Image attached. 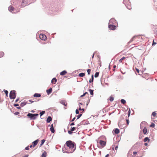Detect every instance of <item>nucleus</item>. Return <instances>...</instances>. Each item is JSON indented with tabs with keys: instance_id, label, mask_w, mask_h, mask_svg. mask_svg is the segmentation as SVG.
Returning a JSON list of instances; mask_svg holds the SVG:
<instances>
[{
	"instance_id": "nucleus-21",
	"label": "nucleus",
	"mask_w": 157,
	"mask_h": 157,
	"mask_svg": "<svg viewBox=\"0 0 157 157\" xmlns=\"http://www.w3.org/2000/svg\"><path fill=\"white\" fill-rule=\"evenodd\" d=\"M120 132L119 130L117 128H116L114 130V133L115 134H117Z\"/></svg>"
},
{
	"instance_id": "nucleus-41",
	"label": "nucleus",
	"mask_w": 157,
	"mask_h": 157,
	"mask_svg": "<svg viewBox=\"0 0 157 157\" xmlns=\"http://www.w3.org/2000/svg\"><path fill=\"white\" fill-rule=\"evenodd\" d=\"M29 101L30 102V103H33V102L34 101H33L32 100H29Z\"/></svg>"
},
{
	"instance_id": "nucleus-31",
	"label": "nucleus",
	"mask_w": 157,
	"mask_h": 157,
	"mask_svg": "<svg viewBox=\"0 0 157 157\" xmlns=\"http://www.w3.org/2000/svg\"><path fill=\"white\" fill-rule=\"evenodd\" d=\"M121 103L123 104H124L126 103V101L124 99H121Z\"/></svg>"
},
{
	"instance_id": "nucleus-1",
	"label": "nucleus",
	"mask_w": 157,
	"mask_h": 157,
	"mask_svg": "<svg viewBox=\"0 0 157 157\" xmlns=\"http://www.w3.org/2000/svg\"><path fill=\"white\" fill-rule=\"evenodd\" d=\"M66 144L67 147L66 148L67 153H71L74 151L75 149V143L74 142L69 140L67 141Z\"/></svg>"
},
{
	"instance_id": "nucleus-52",
	"label": "nucleus",
	"mask_w": 157,
	"mask_h": 157,
	"mask_svg": "<svg viewBox=\"0 0 157 157\" xmlns=\"http://www.w3.org/2000/svg\"><path fill=\"white\" fill-rule=\"evenodd\" d=\"M14 106H18L19 105L18 104H14Z\"/></svg>"
},
{
	"instance_id": "nucleus-26",
	"label": "nucleus",
	"mask_w": 157,
	"mask_h": 157,
	"mask_svg": "<svg viewBox=\"0 0 157 157\" xmlns=\"http://www.w3.org/2000/svg\"><path fill=\"white\" fill-rule=\"evenodd\" d=\"M125 58H126L125 57H122V58H121V59H120L119 60V62L120 63L122 62V60H123Z\"/></svg>"
},
{
	"instance_id": "nucleus-27",
	"label": "nucleus",
	"mask_w": 157,
	"mask_h": 157,
	"mask_svg": "<svg viewBox=\"0 0 157 157\" xmlns=\"http://www.w3.org/2000/svg\"><path fill=\"white\" fill-rule=\"evenodd\" d=\"M89 91L91 95H93V90L91 89H89Z\"/></svg>"
},
{
	"instance_id": "nucleus-9",
	"label": "nucleus",
	"mask_w": 157,
	"mask_h": 157,
	"mask_svg": "<svg viewBox=\"0 0 157 157\" xmlns=\"http://www.w3.org/2000/svg\"><path fill=\"white\" fill-rule=\"evenodd\" d=\"M109 28L110 30H114L115 29L116 26L113 25H109Z\"/></svg>"
},
{
	"instance_id": "nucleus-36",
	"label": "nucleus",
	"mask_w": 157,
	"mask_h": 157,
	"mask_svg": "<svg viewBox=\"0 0 157 157\" xmlns=\"http://www.w3.org/2000/svg\"><path fill=\"white\" fill-rule=\"evenodd\" d=\"M3 91L5 92L6 94H7L8 93V91L7 90H4Z\"/></svg>"
},
{
	"instance_id": "nucleus-34",
	"label": "nucleus",
	"mask_w": 157,
	"mask_h": 157,
	"mask_svg": "<svg viewBox=\"0 0 157 157\" xmlns=\"http://www.w3.org/2000/svg\"><path fill=\"white\" fill-rule=\"evenodd\" d=\"M91 71V70L90 69H88L87 70V72L88 75H90V72Z\"/></svg>"
},
{
	"instance_id": "nucleus-35",
	"label": "nucleus",
	"mask_w": 157,
	"mask_h": 157,
	"mask_svg": "<svg viewBox=\"0 0 157 157\" xmlns=\"http://www.w3.org/2000/svg\"><path fill=\"white\" fill-rule=\"evenodd\" d=\"M44 113H45V111H42L40 112V116H41L43 114H44Z\"/></svg>"
},
{
	"instance_id": "nucleus-25",
	"label": "nucleus",
	"mask_w": 157,
	"mask_h": 157,
	"mask_svg": "<svg viewBox=\"0 0 157 157\" xmlns=\"http://www.w3.org/2000/svg\"><path fill=\"white\" fill-rule=\"evenodd\" d=\"M93 80H94V76H93V75H92L91 76V80L90 79L89 80V82L90 83H91L93 82Z\"/></svg>"
},
{
	"instance_id": "nucleus-15",
	"label": "nucleus",
	"mask_w": 157,
	"mask_h": 157,
	"mask_svg": "<svg viewBox=\"0 0 157 157\" xmlns=\"http://www.w3.org/2000/svg\"><path fill=\"white\" fill-rule=\"evenodd\" d=\"M143 133L144 134H147V129L146 127H144L143 130Z\"/></svg>"
},
{
	"instance_id": "nucleus-51",
	"label": "nucleus",
	"mask_w": 157,
	"mask_h": 157,
	"mask_svg": "<svg viewBox=\"0 0 157 157\" xmlns=\"http://www.w3.org/2000/svg\"><path fill=\"white\" fill-rule=\"evenodd\" d=\"M126 121H127V124H128L129 123V121L127 119L126 120Z\"/></svg>"
},
{
	"instance_id": "nucleus-45",
	"label": "nucleus",
	"mask_w": 157,
	"mask_h": 157,
	"mask_svg": "<svg viewBox=\"0 0 157 157\" xmlns=\"http://www.w3.org/2000/svg\"><path fill=\"white\" fill-rule=\"evenodd\" d=\"M75 112L76 114H78L79 113V112L77 109L76 110Z\"/></svg>"
},
{
	"instance_id": "nucleus-59",
	"label": "nucleus",
	"mask_w": 157,
	"mask_h": 157,
	"mask_svg": "<svg viewBox=\"0 0 157 157\" xmlns=\"http://www.w3.org/2000/svg\"><path fill=\"white\" fill-rule=\"evenodd\" d=\"M33 146V145H31L29 146V147H31H31H32Z\"/></svg>"
},
{
	"instance_id": "nucleus-33",
	"label": "nucleus",
	"mask_w": 157,
	"mask_h": 157,
	"mask_svg": "<svg viewBox=\"0 0 157 157\" xmlns=\"http://www.w3.org/2000/svg\"><path fill=\"white\" fill-rule=\"evenodd\" d=\"M26 103L25 102H22V103H21V106H23L25 105H26Z\"/></svg>"
},
{
	"instance_id": "nucleus-8",
	"label": "nucleus",
	"mask_w": 157,
	"mask_h": 157,
	"mask_svg": "<svg viewBox=\"0 0 157 157\" xmlns=\"http://www.w3.org/2000/svg\"><path fill=\"white\" fill-rule=\"evenodd\" d=\"M76 128L75 127L71 128L70 130L68 131V132L69 134H71L72 133V131L75 130Z\"/></svg>"
},
{
	"instance_id": "nucleus-63",
	"label": "nucleus",
	"mask_w": 157,
	"mask_h": 157,
	"mask_svg": "<svg viewBox=\"0 0 157 157\" xmlns=\"http://www.w3.org/2000/svg\"><path fill=\"white\" fill-rule=\"evenodd\" d=\"M22 3H24V0L22 1Z\"/></svg>"
},
{
	"instance_id": "nucleus-48",
	"label": "nucleus",
	"mask_w": 157,
	"mask_h": 157,
	"mask_svg": "<svg viewBox=\"0 0 157 157\" xmlns=\"http://www.w3.org/2000/svg\"><path fill=\"white\" fill-rule=\"evenodd\" d=\"M156 44V43L154 42V40H153L152 43V45H154Z\"/></svg>"
},
{
	"instance_id": "nucleus-3",
	"label": "nucleus",
	"mask_w": 157,
	"mask_h": 157,
	"mask_svg": "<svg viewBox=\"0 0 157 157\" xmlns=\"http://www.w3.org/2000/svg\"><path fill=\"white\" fill-rule=\"evenodd\" d=\"M16 92L14 90H11L10 94V97L11 99H15L16 97Z\"/></svg>"
},
{
	"instance_id": "nucleus-62",
	"label": "nucleus",
	"mask_w": 157,
	"mask_h": 157,
	"mask_svg": "<svg viewBox=\"0 0 157 157\" xmlns=\"http://www.w3.org/2000/svg\"><path fill=\"white\" fill-rule=\"evenodd\" d=\"M17 108L18 109H20L21 108V107H17Z\"/></svg>"
},
{
	"instance_id": "nucleus-50",
	"label": "nucleus",
	"mask_w": 157,
	"mask_h": 157,
	"mask_svg": "<svg viewBox=\"0 0 157 157\" xmlns=\"http://www.w3.org/2000/svg\"><path fill=\"white\" fill-rule=\"evenodd\" d=\"M29 156L28 154H27L24 155L23 157H28Z\"/></svg>"
},
{
	"instance_id": "nucleus-16",
	"label": "nucleus",
	"mask_w": 157,
	"mask_h": 157,
	"mask_svg": "<svg viewBox=\"0 0 157 157\" xmlns=\"http://www.w3.org/2000/svg\"><path fill=\"white\" fill-rule=\"evenodd\" d=\"M114 97L111 95L108 99V100H109L110 101H112L114 100Z\"/></svg>"
},
{
	"instance_id": "nucleus-42",
	"label": "nucleus",
	"mask_w": 157,
	"mask_h": 157,
	"mask_svg": "<svg viewBox=\"0 0 157 157\" xmlns=\"http://www.w3.org/2000/svg\"><path fill=\"white\" fill-rule=\"evenodd\" d=\"M118 148V145H117L116 146L115 145V149L116 150H117V149Z\"/></svg>"
},
{
	"instance_id": "nucleus-23",
	"label": "nucleus",
	"mask_w": 157,
	"mask_h": 157,
	"mask_svg": "<svg viewBox=\"0 0 157 157\" xmlns=\"http://www.w3.org/2000/svg\"><path fill=\"white\" fill-rule=\"evenodd\" d=\"M45 141V140L44 139H43L41 140V144L40 145V147H41Z\"/></svg>"
},
{
	"instance_id": "nucleus-5",
	"label": "nucleus",
	"mask_w": 157,
	"mask_h": 157,
	"mask_svg": "<svg viewBox=\"0 0 157 157\" xmlns=\"http://www.w3.org/2000/svg\"><path fill=\"white\" fill-rule=\"evenodd\" d=\"M140 40V36H133L130 40L129 42H131L132 41H138Z\"/></svg>"
},
{
	"instance_id": "nucleus-54",
	"label": "nucleus",
	"mask_w": 157,
	"mask_h": 157,
	"mask_svg": "<svg viewBox=\"0 0 157 157\" xmlns=\"http://www.w3.org/2000/svg\"><path fill=\"white\" fill-rule=\"evenodd\" d=\"M75 117H74V118L72 119V120H71V121H73L75 120Z\"/></svg>"
},
{
	"instance_id": "nucleus-6",
	"label": "nucleus",
	"mask_w": 157,
	"mask_h": 157,
	"mask_svg": "<svg viewBox=\"0 0 157 157\" xmlns=\"http://www.w3.org/2000/svg\"><path fill=\"white\" fill-rule=\"evenodd\" d=\"M99 143L102 147H103L105 146L106 144V141H105L102 140H100L99 141Z\"/></svg>"
},
{
	"instance_id": "nucleus-18",
	"label": "nucleus",
	"mask_w": 157,
	"mask_h": 157,
	"mask_svg": "<svg viewBox=\"0 0 157 157\" xmlns=\"http://www.w3.org/2000/svg\"><path fill=\"white\" fill-rule=\"evenodd\" d=\"M33 96L34 97H40L41 96V95L40 94L35 93L34 94Z\"/></svg>"
},
{
	"instance_id": "nucleus-56",
	"label": "nucleus",
	"mask_w": 157,
	"mask_h": 157,
	"mask_svg": "<svg viewBox=\"0 0 157 157\" xmlns=\"http://www.w3.org/2000/svg\"><path fill=\"white\" fill-rule=\"evenodd\" d=\"M19 100V98H17L15 100V102H17Z\"/></svg>"
},
{
	"instance_id": "nucleus-49",
	"label": "nucleus",
	"mask_w": 157,
	"mask_h": 157,
	"mask_svg": "<svg viewBox=\"0 0 157 157\" xmlns=\"http://www.w3.org/2000/svg\"><path fill=\"white\" fill-rule=\"evenodd\" d=\"M29 146H28L27 147H25V149L26 150H29Z\"/></svg>"
},
{
	"instance_id": "nucleus-14",
	"label": "nucleus",
	"mask_w": 157,
	"mask_h": 157,
	"mask_svg": "<svg viewBox=\"0 0 157 157\" xmlns=\"http://www.w3.org/2000/svg\"><path fill=\"white\" fill-rule=\"evenodd\" d=\"M52 118L51 117H50V116L48 117L47 119V121H46L47 122V123L50 122L51 121H52Z\"/></svg>"
},
{
	"instance_id": "nucleus-32",
	"label": "nucleus",
	"mask_w": 157,
	"mask_h": 157,
	"mask_svg": "<svg viewBox=\"0 0 157 157\" xmlns=\"http://www.w3.org/2000/svg\"><path fill=\"white\" fill-rule=\"evenodd\" d=\"M152 115L154 117H155L156 115V113L155 112H153L152 113Z\"/></svg>"
},
{
	"instance_id": "nucleus-38",
	"label": "nucleus",
	"mask_w": 157,
	"mask_h": 157,
	"mask_svg": "<svg viewBox=\"0 0 157 157\" xmlns=\"http://www.w3.org/2000/svg\"><path fill=\"white\" fill-rule=\"evenodd\" d=\"M128 117H129L130 114V109H129V110L128 112Z\"/></svg>"
},
{
	"instance_id": "nucleus-46",
	"label": "nucleus",
	"mask_w": 157,
	"mask_h": 157,
	"mask_svg": "<svg viewBox=\"0 0 157 157\" xmlns=\"http://www.w3.org/2000/svg\"><path fill=\"white\" fill-rule=\"evenodd\" d=\"M136 71L138 73H139V69H137L136 68Z\"/></svg>"
},
{
	"instance_id": "nucleus-7",
	"label": "nucleus",
	"mask_w": 157,
	"mask_h": 157,
	"mask_svg": "<svg viewBox=\"0 0 157 157\" xmlns=\"http://www.w3.org/2000/svg\"><path fill=\"white\" fill-rule=\"evenodd\" d=\"M40 38L41 39L44 40H46L47 39L46 36L43 34H40Z\"/></svg>"
},
{
	"instance_id": "nucleus-17",
	"label": "nucleus",
	"mask_w": 157,
	"mask_h": 157,
	"mask_svg": "<svg viewBox=\"0 0 157 157\" xmlns=\"http://www.w3.org/2000/svg\"><path fill=\"white\" fill-rule=\"evenodd\" d=\"M52 88H50L48 90H47L46 91H47V93L48 94H51L52 92Z\"/></svg>"
},
{
	"instance_id": "nucleus-12",
	"label": "nucleus",
	"mask_w": 157,
	"mask_h": 157,
	"mask_svg": "<svg viewBox=\"0 0 157 157\" xmlns=\"http://www.w3.org/2000/svg\"><path fill=\"white\" fill-rule=\"evenodd\" d=\"M67 73V71L65 70H64L61 72L60 73V74L61 75L63 76L66 75Z\"/></svg>"
},
{
	"instance_id": "nucleus-44",
	"label": "nucleus",
	"mask_w": 157,
	"mask_h": 157,
	"mask_svg": "<svg viewBox=\"0 0 157 157\" xmlns=\"http://www.w3.org/2000/svg\"><path fill=\"white\" fill-rule=\"evenodd\" d=\"M14 114L16 115H17L19 114V112H16Z\"/></svg>"
},
{
	"instance_id": "nucleus-24",
	"label": "nucleus",
	"mask_w": 157,
	"mask_h": 157,
	"mask_svg": "<svg viewBox=\"0 0 157 157\" xmlns=\"http://www.w3.org/2000/svg\"><path fill=\"white\" fill-rule=\"evenodd\" d=\"M85 75V74L83 73H81L79 74L78 76L80 77H83Z\"/></svg>"
},
{
	"instance_id": "nucleus-39",
	"label": "nucleus",
	"mask_w": 157,
	"mask_h": 157,
	"mask_svg": "<svg viewBox=\"0 0 157 157\" xmlns=\"http://www.w3.org/2000/svg\"><path fill=\"white\" fill-rule=\"evenodd\" d=\"M79 110H82V111H84V109H81V107L79 105Z\"/></svg>"
},
{
	"instance_id": "nucleus-58",
	"label": "nucleus",
	"mask_w": 157,
	"mask_h": 157,
	"mask_svg": "<svg viewBox=\"0 0 157 157\" xmlns=\"http://www.w3.org/2000/svg\"><path fill=\"white\" fill-rule=\"evenodd\" d=\"M144 144L146 146L147 145V143H145Z\"/></svg>"
},
{
	"instance_id": "nucleus-4",
	"label": "nucleus",
	"mask_w": 157,
	"mask_h": 157,
	"mask_svg": "<svg viewBox=\"0 0 157 157\" xmlns=\"http://www.w3.org/2000/svg\"><path fill=\"white\" fill-rule=\"evenodd\" d=\"M38 116V114H32L29 113L27 116L30 118L31 120H35L36 118V117Z\"/></svg>"
},
{
	"instance_id": "nucleus-28",
	"label": "nucleus",
	"mask_w": 157,
	"mask_h": 157,
	"mask_svg": "<svg viewBox=\"0 0 157 157\" xmlns=\"http://www.w3.org/2000/svg\"><path fill=\"white\" fill-rule=\"evenodd\" d=\"M150 126L151 127L154 128L155 126V124L153 123H152Z\"/></svg>"
},
{
	"instance_id": "nucleus-60",
	"label": "nucleus",
	"mask_w": 157,
	"mask_h": 157,
	"mask_svg": "<svg viewBox=\"0 0 157 157\" xmlns=\"http://www.w3.org/2000/svg\"><path fill=\"white\" fill-rule=\"evenodd\" d=\"M94 54H93V55L92 57V58H94Z\"/></svg>"
},
{
	"instance_id": "nucleus-64",
	"label": "nucleus",
	"mask_w": 157,
	"mask_h": 157,
	"mask_svg": "<svg viewBox=\"0 0 157 157\" xmlns=\"http://www.w3.org/2000/svg\"><path fill=\"white\" fill-rule=\"evenodd\" d=\"M63 105H64L65 106H66V105H65V103H64V104H63Z\"/></svg>"
},
{
	"instance_id": "nucleus-13",
	"label": "nucleus",
	"mask_w": 157,
	"mask_h": 157,
	"mask_svg": "<svg viewBox=\"0 0 157 157\" xmlns=\"http://www.w3.org/2000/svg\"><path fill=\"white\" fill-rule=\"evenodd\" d=\"M50 130L53 133H54L55 132V130L54 129L53 124H52L51 126V128H50Z\"/></svg>"
},
{
	"instance_id": "nucleus-43",
	"label": "nucleus",
	"mask_w": 157,
	"mask_h": 157,
	"mask_svg": "<svg viewBox=\"0 0 157 157\" xmlns=\"http://www.w3.org/2000/svg\"><path fill=\"white\" fill-rule=\"evenodd\" d=\"M115 144H113L112 146V149L113 150H114V148H115Z\"/></svg>"
},
{
	"instance_id": "nucleus-55",
	"label": "nucleus",
	"mask_w": 157,
	"mask_h": 157,
	"mask_svg": "<svg viewBox=\"0 0 157 157\" xmlns=\"http://www.w3.org/2000/svg\"><path fill=\"white\" fill-rule=\"evenodd\" d=\"M137 152L136 151H134L133 152V154H137Z\"/></svg>"
},
{
	"instance_id": "nucleus-53",
	"label": "nucleus",
	"mask_w": 157,
	"mask_h": 157,
	"mask_svg": "<svg viewBox=\"0 0 157 157\" xmlns=\"http://www.w3.org/2000/svg\"><path fill=\"white\" fill-rule=\"evenodd\" d=\"M75 125V124H74V123H73H73H71V124H70V125H71V126H72V125Z\"/></svg>"
},
{
	"instance_id": "nucleus-30",
	"label": "nucleus",
	"mask_w": 157,
	"mask_h": 157,
	"mask_svg": "<svg viewBox=\"0 0 157 157\" xmlns=\"http://www.w3.org/2000/svg\"><path fill=\"white\" fill-rule=\"evenodd\" d=\"M99 74V72H96L95 73V75H94L95 77V78L97 77L98 76Z\"/></svg>"
},
{
	"instance_id": "nucleus-20",
	"label": "nucleus",
	"mask_w": 157,
	"mask_h": 157,
	"mask_svg": "<svg viewBox=\"0 0 157 157\" xmlns=\"http://www.w3.org/2000/svg\"><path fill=\"white\" fill-rule=\"evenodd\" d=\"M47 156V154L45 151H44L42 153L41 157H46Z\"/></svg>"
},
{
	"instance_id": "nucleus-57",
	"label": "nucleus",
	"mask_w": 157,
	"mask_h": 157,
	"mask_svg": "<svg viewBox=\"0 0 157 157\" xmlns=\"http://www.w3.org/2000/svg\"><path fill=\"white\" fill-rule=\"evenodd\" d=\"M109 156V155L107 154V155H106L105 157H108Z\"/></svg>"
},
{
	"instance_id": "nucleus-47",
	"label": "nucleus",
	"mask_w": 157,
	"mask_h": 157,
	"mask_svg": "<svg viewBox=\"0 0 157 157\" xmlns=\"http://www.w3.org/2000/svg\"><path fill=\"white\" fill-rule=\"evenodd\" d=\"M113 67L114 69L116 67V65H114V66H113ZM115 70L114 69H113V71H115Z\"/></svg>"
},
{
	"instance_id": "nucleus-29",
	"label": "nucleus",
	"mask_w": 157,
	"mask_h": 157,
	"mask_svg": "<svg viewBox=\"0 0 157 157\" xmlns=\"http://www.w3.org/2000/svg\"><path fill=\"white\" fill-rule=\"evenodd\" d=\"M4 55V53L3 52H0V57L3 56Z\"/></svg>"
},
{
	"instance_id": "nucleus-11",
	"label": "nucleus",
	"mask_w": 157,
	"mask_h": 157,
	"mask_svg": "<svg viewBox=\"0 0 157 157\" xmlns=\"http://www.w3.org/2000/svg\"><path fill=\"white\" fill-rule=\"evenodd\" d=\"M9 11L11 12H12L14 11V8L13 6H10L8 8Z\"/></svg>"
},
{
	"instance_id": "nucleus-10",
	"label": "nucleus",
	"mask_w": 157,
	"mask_h": 157,
	"mask_svg": "<svg viewBox=\"0 0 157 157\" xmlns=\"http://www.w3.org/2000/svg\"><path fill=\"white\" fill-rule=\"evenodd\" d=\"M39 141V140L37 139L33 142V147H35Z\"/></svg>"
},
{
	"instance_id": "nucleus-2",
	"label": "nucleus",
	"mask_w": 157,
	"mask_h": 157,
	"mask_svg": "<svg viewBox=\"0 0 157 157\" xmlns=\"http://www.w3.org/2000/svg\"><path fill=\"white\" fill-rule=\"evenodd\" d=\"M123 3L125 5L128 9L130 10L132 9L131 3L129 0H124Z\"/></svg>"
},
{
	"instance_id": "nucleus-19",
	"label": "nucleus",
	"mask_w": 157,
	"mask_h": 157,
	"mask_svg": "<svg viewBox=\"0 0 157 157\" xmlns=\"http://www.w3.org/2000/svg\"><path fill=\"white\" fill-rule=\"evenodd\" d=\"M57 82V79L55 78H53L51 81V82L52 83L55 84Z\"/></svg>"
},
{
	"instance_id": "nucleus-37",
	"label": "nucleus",
	"mask_w": 157,
	"mask_h": 157,
	"mask_svg": "<svg viewBox=\"0 0 157 157\" xmlns=\"http://www.w3.org/2000/svg\"><path fill=\"white\" fill-rule=\"evenodd\" d=\"M82 115V114H80L79 115H78L77 116V119H78Z\"/></svg>"
},
{
	"instance_id": "nucleus-40",
	"label": "nucleus",
	"mask_w": 157,
	"mask_h": 157,
	"mask_svg": "<svg viewBox=\"0 0 157 157\" xmlns=\"http://www.w3.org/2000/svg\"><path fill=\"white\" fill-rule=\"evenodd\" d=\"M86 94H88V93L87 92H85L84 93L83 95L81 96V97H82L85 96Z\"/></svg>"
},
{
	"instance_id": "nucleus-61",
	"label": "nucleus",
	"mask_w": 157,
	"mask_h": 157,
	"mask_svg": "<svg viewBox=\"0 0 157 157\" xmlns=\"http://www.w3.org/2000/svg\"><path fill=\"white\" fill-rule=\"evenodd\" d=\"M31 112H32V113H34V111L33 110H32L31 111Z\"/></svg>"
},
{
	"instance_id": "nucleus-22",
	"label": "nucleus",
	"mask_w": 157,
	"mask_h": 157,
	"mask_svg": "<svg viewBox=\"0 0 157 157\" xmlns=\"http://www.w3.org/2000/svg\"><path fill=\"white\" fill-rule=\"evenodd\" d=\"M147 141H148V142L150 141V140L148 137H145L144 140V142H146Z\"/></svg>"
}]
</instances>
